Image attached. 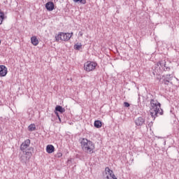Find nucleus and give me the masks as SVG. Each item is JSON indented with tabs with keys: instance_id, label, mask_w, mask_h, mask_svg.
<instances>
[{
	"instance_id": "2f4dec72",
	"label": "nucleus",
	"mask_w": 179,
	"mask_h": 179,
	"mask_svg": "<svg viewBox=\"0 0 179 179\" xmlns=\"http://www.w3.org/2000/svg\"><path fill=\"white\" fill-rule=\"evenodd\" d=\"M0 45H1V40H0Z\"/></svg>"
},
{
	"instance_id": "a878e982",
	"label": "nucleus",
	"mask_w": 179,
	"mask_h": 179,
	"mask_svg": "<svg viewBox=\"0 0 179 179\" xmlns=\"http://www.w3.org/2000/svg\"><path fill=\"white\" fill-rule=\"evenodd\" d=\"M106 178H107V179H117V177H115H115H112V178H110V176H106Z\"/></svg>"
},
{
	"instance_id": "ddd939ff",
	"label": "nucleus",
	"mask_w": 179,
	"mask_h": 179,
	"mask_svg": "<svg viewBox=\"0 0 179 179\" xmlns=\"http://www.w3.org/2000/svg\"><path fill=\"white\" fill-rule=\"evenodd\" d=\"M55 148L54 147V145H48L46 147V152L48 153H53V152H55Z\"/></svg>"
},
{
	"instance_id": "7c9ffc66",
	"label": "nucleus",
	"mask_w": 179,
	"mask_h": 179,
	"mask_svg": "<svg viewBox=\"0 0 179 179\" xmlns=\"http://www.w3.org/2000/svg\"><path fill=\"white\" fill-rule=\"evenodd\" d=\"M176 80H178V79H177V78H176Z\"/></svg>"
},
{
	"instance_id": "dca6fc26",
	"label": "nucleus",
	"mask_w": 179,
	"mask_h": 179,
	"mask_svg": "<svg viewBox=\"0 0 179 179\" xmlns=\"http://www.w3.org/2000/svg\"><path fill=\"white\" fill-rule=\"evenodd\" d=\"M102 125H103V124L101 123V121H100V120L94 121V127H95V128H101Z\"/></svg>"
},
{
	"instance_id": "6e6552de",
	"label": "nucleus",
	"mask_w": 179,
	"mask_h": 179,
	"mask_svg": "<svg viewBox=\"0 0 179 179\" xmlns=\"http://www.w3.org/2000/svg\"><path fill=\"white\" fill-rule=\"evenodd\" d=\"M29 146H30V140L27 139L22 143V145H20V149L21 150L24 152V150H27V149H29Z\"/></svg>"
},
{
	"instance_id": "a211bd4d",
	"label": "nucleus",
	"mask_w": 179,
	"mask_h": 179,
	"mask_svg": "<svg viewBox=\"0 0 179 179\" xmlns=\"http://www.w3.org/2000/svg\"><path fill=\"white\" fill-rule=\"evenodd\" d=\"M28 130L30 132H33V131H36V124H31L29 127H28Z\"/></svg>"
},
{
	"instance_id": "bb28decb",
	"label": "nucleus",
	"mask_w": 179,
	"mask_h": 179,
	"mask_svg": "<svg viewBox=\"0 0 179 179\" xmlns=\"http://www.w3.org/2000/svg\"><path fill=\"white\" fill-rule=\"evenodd\" d=\"M78 34H79V36H80V37H82V36H83V32L80 31Z\"/></svg>"
},
{
	"instance_id": "aec40b11",
	"label": "nucleus",
	"mask_w": 179,
	"mask_h": 179,
	"mask_svg": "<svg viewBox=\"0 0 179 179\" xmlns=\"http://www.w3.org/2000/svg\"><path fill=\"white\" fill-rule=\"evenodd\" d=\"M80 48H82V43H77L76 44L74 45L75 50H78L79 51V50H80Z\"/></svg>"
},
{
	"instance_id": "9b49d317",
	"label": "nucleus",
	"mask_w": 179,
	"mask_h": 179,
	"mask_svg": "<svg viewBox=\"0 0 179 179\" xmlns=\"http://www.w3.org/2000/svg\"><path fill=\"white\" fill-rule=\"evenodd\" d=\"M54 7H55L54 2H52V1H48L45 4V8H46L47 10H48L49 12L54 10Z\"/></svg>"
},
{
	"instance_id": "5701e85b",
	"label": "nucleus",
	"mask_w": 179,
	"mask_h": 179,
	"mask_svg": "<svg viewBox=\"0 0 179 179\" xmlns=\"http://www.w3.org/2000/svg\"><path fill=\"white\" fill-rule=\"evenodd\" d=\"M55 114L57 115V117H58L59 120L61 121V117H59V114L58 113V112H55Z\"/></svg>"
},
{
	"instance_id": "39448f33",
	"label": "nucleus",
	"mask_w": 179,
	"mask_h": 179,
	"mask_svg": "<svg viewBox=\"0 0 179 179\" xmlns=\"http://www.w3.org/2000/svg\"><path fill=\"white\" fill-rule=\"evenodd\" d=\"M96 64L94 62H89L85 64L84 65V69L87 72H91V71H94L96 69Z\"/></svg>"
},
{
	"instance_id": "9d476101",
	"label": "nucleus",
	"mask_w": 179,
	"mask_h": 179,
	"mask_svg": "<svg viewBox=\"0 0 179 179\" xmlns=\"http://www.w3.org/2000/svg\"><path fill=\"white\" fill-rule=\"evenodd\" d=\"M135 124L137 127H142L145 124V118L139 117L135 120Z\"/></svg>"
},
{
	"instance_id": "7ed1b4c3",
	"label": "nucleus",
	"mask_w": 179,
	"mask_h": 179,
	"mask_svg": "<svg viewBox=\"0 0 179 179\" xmlns=\"http://www.w3.org/2000/svg\"><path fill=\"white\" fill-rule=\"evenodd\" d=\"M163 66H166V62L164 61H161L155 64L152 66L153 75H160V73H162V68L163 69Z\"/></svg>"
},
{
	"instance_id": "c756f323",
	"label": "nucleus",
	"mask_w": 179,
	"mask_h": 179,
	"mask_svg": "<svg viewBox=\"0 0 179 179\" xmlns=\"http://www.w3.org/2000/svg\"><path fill=\"white\" fill-rule=\"evenodd\" d=\"M1 129H2V127H1V125H0V130H1Z\"/></svg>"
},
{
	"instance_id": "473e14b6",
	"label": "nucleus",
	"mask_w": 179,
	"mask_h": 179,
	"mask_svg": "<svg viewBox=\"0 0 179 179\" xmlns=\"http://www.w3.org/2000/svg\"><path fill=\"white\" fill-rule=\"evenodd\" d=\"M150 124H148V126H150Z\"/></svg>"
},
{
	"instance_id": "393cba45",
	"label": "nucleus",
	"mask_w": 179,
	"mask_h": 179,
	"mask_svg": "<svg viewBox=\"0 0 179 179\" xmlns=\"http://www.w3.org/2000/svg\"><path fill=\"white\" fill-rule=\"evenodd\" d=\"M124 107H129L130 104L128 102H124Z\"/></svg>"
},
{
	"instance_id": "f03ea898",
	"label": "nucleus",
	"mask_w": 179,
	"mask_h": 179,
	"mask_svg": "<svg viewBox=\"0 0 179 179\" xmlns=\"http://www.w3.org/2000/svg\"><path fill=\"white\" fill-rule=\"evenodd\" d=\"M81 148L85 153L92 155L94 152V143L87 138H82L80 141Z\"/></svg>"
},
{
	"instance_id": "20e7f679",
	"label": "nucleus",
	"mask_w": 179,
	"mask_h": 179,
	"mask_svg": "<svg viewBox=\"0 0 179 179\" xmlns=\"http://www.w3.org/2000/svg\"><path fill=\"white\" fill-rule=\"evenodd\" d=\"M56 41H69L71 40V34L70 33H64L59 32L56 36Z\"/></svg>"
},
{
	"instance_id": "6ab92c4d",
	"label": "nucleus",
	"mask_w": 179,
	"mask_h": 179,
	"mask_svg": "<svg viewBox=\"0 0 179 179\" xmlns=\"http://www.w3.org/2000/svg\"><path fill=\"white\" fill-rule=\"evenodd\" d=\"M5 19V13L2 11H0V24H2V22Z\"/></svg>"
},
{
	"instance_id": "0eeeda50",
	"label": "nucleus",
	"mask_w": 179,
	"mask_h": 179,
	"mask_svg": "<svg viewBox=\"0 0 179 179\" xmlns=\"http://www.w3.org/2000/svg\"><path fill=\"white\" fill-rule=\"evenodd\" d=\"M25 152L24 156H26V157L30 160V157H31V156H33V153H34V148L33 147H29L28 149H27L25 151H24Z\"/></svg>"
},
{
	"instance_id": "cd10ccee",
	"label": "nucleus",
	"mask_w": 179,
	"mask_h": 179,
	"mask_svg": "<svg viewBox=\"0 0 179 179\" xmlns=\"http://www.w3.org/2000/svg\"><path fill=\"white\" fill-rule=\"evenodd\" d=\"M70 34V36L72 37L73 36V32H71Z\"/></svg>"
},
{
	"instance_id": "1a4fd4ad",
	"label": "nucleus",
	"mask_w": 179,
	"mask_h": 179,
	"mask_svg": "<svg viewBox=\"0 0 179 179\" xmlns=\"http://www.w3.org/2000/svg\"><path fill=\"white\" fill-rule=\"evenodd\" d=\"M8 74V68L4 65H0V76L2 78Z\"/></svg>"
},
{
	"instance_id": "423d86ee",
	"label": "nucleus",
	"mask_w": 179,
	"mask_h": 179,
	"mask_svg": "<svg viewBox=\"0 0 179 179\" xmlns=\"http://www.w3.org/2000/svg\"><path fill=\"white\" fill-rule=\"evenodd\" d=\"M173 74H167L166 76H164V80L163 83L164 85H169L171 83V85H173V83L170 82L173 79Z\"/></svg>"
},
{
	"instance_id": "f3484780",
	"label": "nucleus",
	"mask_w": 179,
	"mask_h": 179,
	"mask_svg": "<svg viewBox=\"0 0 179 179\" xmlns=\"http://www.w3.org/2000/svg\"><path fill=\"white\" fill-rule=\"evenodd\" d=\"M20 160L21 163H23L24 164H26L27 162H29V159L26 157V155H22L20 158Z\"/></svg>"
},
{
	"instance_id": "c85d7f7f",
	"label": "nucleus",
	"mask_w": 179,
	"mask_h": 179,
	"mask_svg": "<svg viewBox=\"0 0 179 179\" xmlns=\"http://www.w3.org/2000/svg\"><path fill=\"white\" fill-rule=\"evenodd\" d=\"M80 0H73V2H76V3H78V2H79Z\"/></svg>"
},
{
	"instance_id": "b1692460",
	"label": "nucleus",
	"mask_w": 179,
	"mask_h": 179,
	"mask_svg": "<svg viewBox=\"0 0 179 179\" xmlns=\"http://www.w3.org/2000/svg\"><path fill=\"white\" fill-rule=\"evenodd\" d=\"M80 3H82L83 5H85L86 3V0H80Z\"/></svg>"
},
{
	"instance_id": "4468645a",
	"label": "nucleus",
	"mask_w": 179,
	"mask_h": 179,
	"mask_svg": "<svg viewBox=\"0 0 179 179\" xmlns=\"http://www.w3.org/2000/svg\"><path fill=\"white\" fill-rule=\"evenodd\" d=\"M57 111L61 114H64V113H65V108H62L61 106H57L55 107V112L57 113Z\"/></svg>"
},
{
	"instance_id": "4be33fe9",
	"label": "nucleus",
	"mask_w": 179,
	"mask_h": 179,
	"mask_svg": "<svg viewBox=\"0 0 179 179\" xmlns=\"http://www.w3.org/2000/svg\"><path fill=\"white\" fill-rule=\"evenodd\" d=\"M55 157H57V158L62 157V152H57L55 155Z\"/></svg>"
},
{
	"instance_id": "f8f14e48",
	"label": "nucleus",
	"mask_w": 179,
	"mask_h": 179,
	"mask_svg": "<svg viewBox=\"0 0 179 179\" xmlns=\"http://www.w3.org/2000/svg\"><path fill=\"white\" fill-rule=\"evenodd\" d=\"M105 174H106V176H108L110 178H113V177H115V176L114 175V172L113 171V170H110L109 167H106L105 169Z\"/></svg>"
},
{
	"instance_id": "412c9836",
	"label": "nucleus",
	"mask_w": 179,
	"mask_h": 179,
	"mask_svg": "<svg viewBox=\"0 0 179 179\" xmlns=\"http://www.w3.org/2000/svg\"><path fill=\"white\" fill-rule=\"evenodd\" d=\"M170 69H171L170 67L166 66V63H165V66H163V68L161 69V72L163 71H170Z\"/></svg>"
},
{
	"instance_id": "2eb2a0df",
	"label": "nucleus",
	"mask_w": 179,
	"mask_h": 179,
	"mask_svg": "<svg viewBox=\"0 0 179 179\" xmlns=\"http://www.w3.org/2000/svg\"><path fill=\"white\" fill-rule=\"evenodd\" d=\"M31 44H33V45H38V39H37V37H36V36H32L31 38Z\"/></svg>"
},
{
	"instance_id": "f257e3e1",
	"label": "nucleus",
	"mask_w": 179,
	"mask_h": 179,
	"mask_svg": "<svg viewBox=\"0 0 179 179\" xmlns=\"http://www.w3.org/2000/svg\"><path fill=\"white\" fill-rule=\"evenodd\" d=\"M150 115L152 118H156L157 114L159 115H163V109H162V104L156 99L150 100Z\"/></svg>"
}]
</instances>
